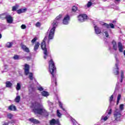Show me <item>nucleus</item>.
<instances>
[{"label": "nucleus", "mask_w": 125, "mask_h": 125, "mask_svg": "<svg viewBox=\"0 0 125 125\" xmlns=\"http://www.w3.org/2000/svg\"><path fill=\"white\" fill-rule=\"evenodd\" d=\"M32 106L34 107L33 112H34L35 114L42 115V113H43V106H42V104L38 102H35L32 103Z\"/></svg>", "instance_id": "nucleus-1"}, {"label": "nucleus", "mask_w": 125, "mask_h": 125, "mask_svg": "<svg viewBox=\"0 0 125 125\" xmlns=\"http://www.w3.org/2000/svg\"><path fill=\"white\" fill-rule=\"evenodd\" d=\"M49 69L52 78H54V75L56 74L57 68L56 66H55L54 62H53V60L52 59H51L49 61Z\"/></svg>", "instance_id": "nucleus-2"}, {"label": "nucleus", "mask_w": 125, "mask_h": 125, "mask_svg": "<svg viewBox=\"0 0 125 125\" xmlns=\"http://www.w3.org/2000/svg\"><path fill=\"white\" fill-rule=\"evenodd\" d=\"M0 18L3 20L6 19L7 22L9 24H11L13 22V18L10 15H8L6 13H3L0 15Z\"/></svg>", "instance_id": "nucleus-3"}, {"label": "nucleus", "mask_w": 125, "mask_h": 125, "mask_svg": "<svg viewBox=\"0 0 125 125\" xmlns=\"http://www.w3.org/2000/svg\"><path fill=\"white\" fill-rule=\"evenodd\" d=\"M113 116L115 121H116L117 122L121 121V118L122 117V113H121V112L119 110H118V109H116L114 110Z\"/></svg>", "instance_id": "nucleus-4"}, {"label": "nucleus", "mask_w": 125, "mask_h": 125, "mask_svg": "<svg viewBox=\"0 0 125 125\" xmlns=\"http://www.w3.org/2000/svg\"><path fill=\"white\" fill-rule=\"evenodd\" d=\"M77 18L79 22H85L86 20L88 19V16L86 14H81L77 16Z\"/></svg>", "instance_id": "nucleus-5"}, {"label": "nucleus", "mask_w": 125, "mask_h": 125, "mask_svg": "<svg viewBox=\"0 0 125 125\" xmlns=\"http://www.w3.org/2000/svg\"><path fill=\"white\" fill-rule=\"evenodd\" d=\"M62 16H63V15L60 14L59 16H58L55 20H54L53 23H52V26H54V27H56V28L58 26V23H59V20L62 18Z\"/></svg>", "instance_id": "nucleus-6"}, {"label": "nucleus", "mask_w": 125, "mask_h": 125, "mask_svg": "<svg viewBox=\"0 0 125 125\" xmlns=\"http://www.w3.org/2000/svg\"><path fill=\"white\" fill-rule=\"evenodd\" d=\"M55 29H56V27L53 26L52 28L50 30L49 36L48 39L52 40L53 37H54V33H55Z\"/></svg>", "instance_id": "nucleus-7"}, {"label": "nucleus", "mask_w": 125, "mask_h": 125, "mask_svg": "<svg viewBox=\"0 0 125 125\" xmlns=\"http://www.w3.org/2000/svg\"><path fill=\"white\" fill-rule=\"evenodd\" d=\"M23 69L24 70L25 75H26V76H28L30 73V65L27 63H25L24 64V67Z\"/></svg>", "instance_id": "nucleus-8"}, {"label": "nucleus", "mask_w": 125, "mask_h": 125, "mask_svg": "<svg viewBox=\"0 0 125 125\" xmlns=\"http://www.w3.org/2000/svg\"><path fill=\"white\" fill-rule=\"evenodd\" d=\"M69 21H70V16L66 15L62 20V23L64 25H67L69 23Z\"/></svg>", "instance_id": "nucleus-9"}, {"label": "nucleus", "mask_w": 125, "mask_h": 125, "mask_svg": "<svg viewBox=\"0 0 125 125\" xmlns=\"http://www.w3.org/2000/svg\"><path fill=\"white\" fill-rule=\"evenodd\" d=\"M21 49L23 51H25V52H27V53H29V52H30V49L29 48H28L26 45H24V44L21 43Z\"/></svg>", "instance_id": "nucleus-10"}, {"label": "nucleus", "mask_w": 125, "mask_h": 125, "mask_svg": "<svg viewBox=\"0 0 125 125\" xmlns=\"http://www.w3.org/2000/svg\"><path fill=\"white\" fill-rule=\"evenodd\" d=\"M50 125H60V122L58 120H56L55 119H53L50 121Z\"/></svg>", "instance_id": "nucleus-11"}, {"label": "nucleus", "mask_w": 125, "mask_h": 125, "mask_svg": "<svg viewBox=\"0 0 125 125\" xmlns=\"http://www.w3.org/2000/svg\"><path fill=\"white\" fill-rule=\"evenodd\" d=\"M47 40V36H45L42 42H41V48H46L45 41Z\"/></svg>", "instance_id": "nucleus-12"}, {"label": "nucleus", "mask_w": 125, "mask_h": 125, "mask_svg": "<svg viewBox=\"0 0 125 125\" xmlns=\"http://www.w3.org/2000/svg\"><path fill=\"white\" fill-rule=\"evenodd\" d=\"M29 121H30L31 123L34 124V125H39V124L41 123L39 120L34 118H30Z\"/></svg>", "instance_id": "nucleus-13"}, {"label": "nucleus", "mask_w": 125, "mask_h": 125, "mask_svg": "<svg viewBox=\"0 0 125 125\" xmlns=\"http://www.w3.org/2000/svg\"><path fill=\"white\" fill-rule=\"evenodd\" d=\"M94 29H95V32L97 35H99V34H101V29L97 26V25H95L94 26Z\"/></svg>", "instance_id": "nucleus-14"}, {"label": "nucleus", "mask_w": 125, "mask_h": 125, "mask_svg": "<svg viewBox=\"0 0 125 125\" xmlns=\"http://www.w3.org/2000/svg\"><path fill=\"white\" fill-rule=\"evenodd\" d=\"M118 48L120 52H123L124 50V46L123 45V44H122V42H118Z\"/></svg>", "instance_id": "nucleus-15"}, {"label": "nucleus", "mask_w": 125, "mask_h": 125, "mask_svg": "<svg viewBox=\"0 0 125 125\" xmlns=\"http://www.w3.org/2000/svg\"><path fill=\"white\" fill-rule=\"evenodd\" d=\"M112 44L113 45V48L114 50H115V51H117L118 49V47L117 46V42L115 40H113L112 42Z\"/></svg>", "instance_id": "nucleus-16"}, {"label": "nucleus", "mask_w": 125, "mask_h": 125, "mask_svg": "<svg viewBox=\"0 0 125 125\" xmlns=\"http://www.w3.org/2000/svg\"><path fill=\"white\" fill-rule=\"evenodd\" d=\"M26 11H27L26 8H24V9H20L17 10V12L18 14H21V13H24V12H26Z\"/></svg>", "instance_id": "nucleus-17"}, {"label": "nucleus", "mask_w": 125, "mask_h": 125, "mask_svg": "<svg viewBox=\"0 0 125 125\" xmlns=\"http://www.w3.org/2000/svg\"><path fill=\"white\" fill-rule=\"evenodd\" d=\"M41 48L44 51V52H43V53H44L43 58H44V59H46V58H47L46 56H47V55H48L47 49L46 48Z\"/></svg>", "instance_id": "nucleus-18"}, {"label": "nucleus", "mask_w": 125, "mask_h": 125, "mask_svg": "<svg viewBox=\"0 0 125 125\" xmlns=\"http://www.w3.org/2000/svg\"><path fill=\"white\" fill-rule=\"evenodd\" d=\"M41 44L39 42H36L35 43L34 46V51H36V50H38L39 49V47H40V45Z\"/></svg>", "instance_id": "nucleus-19"}, {"label": "nucleus", "mask_w": 125, "mask_h": 125, "mask_svg": "<svg viewBox=\"0 0 125 125\" xmlns=\"http://www.w3.org/2000/svg\"><path fill=\"white\" fill-rule=\"evenodd\" d=\"M8 110H10V111H16V106L13 104L10 105L9 106Z\"/></svg>", "instance_id": "nucleus-20"}, {"label": "nucleus", "mask_w": 125, "mask_h": 125, "mask_svg": "<svg viewBox=\"0 0 125 125\" xmlns=\"http://www.w3.org/2000/svg\"><path fill=\"white\" fill-rule=\"evenodd\" d=\"M12 86V83L9 81L6 82V87H11Z\"/></svg>", "instance_id": "nucleus-21"}, {"label": "nucleus", "mask_w": 125, "mask_h": 125, "mask_svg": "<svg viewBox=\"0 0 125 125\" xmlns=\"http://www.w3.org/2000/svg\"><path fill=\"white\" fill-rule=\"evenodd\" d=\"M12 42H8L6 44V47H7L8 48H10L11 47H12Z\"/></svg>", "instance_id": "nucleus-22"}, {"label": "nucleus", "mask_w": 125, "mask_h": 125, "mask_svg": "<svg viewBox=\"0 0 125 125\" xmlns=\"http://www.w3.org/2000/svg\"><path fill=\"white\" fill-rule=\"evenodd\" d=\"M21 99V97H20V96H17L15 99V101L17 103H19V102H20Z\"/></svg>", "instance_id": "nucleus-23"}, {"label": "nucleus", "mask_w": 125, "mask_h": 125, "mask_svg": "<svg viewBox=\"0 0 125 125\" xmlns=\"http://www.w3.org/2000/svg\"><path fill=\"white\" fill-rule=\"evenodd\" d=\"M42 95L43 96H48V95H49V94H48V92H47V91H43L42 92Z\"/></svg>", "instance_id": "nucleus-24"}, {"label": "nucleus", "mask_w": 125, "mask_h": 125, "mask_svg": "<svg viewBox=\"0 0 125 125\" xmlns=\"http://www.w3.org/2000/svg\"><path fill=\"white\" fill-rule=\"evenodd\" d=\"M77 10H78V7L76 6L75 5L73 6L72 8V12H76Z\"/></svg>", "instance_id": "nucleus-25"}, {"label": "nucleus", "mask_w": 125, "mask_h": 125, "mask_svg": "<svg viewBox=\"0 0 125 125\" xmlns=\"http://www.w3.org/2000/svg\"><path fill=\"white\" fill-rule=\"evenodd\" d=\"M18 7H19V5H16L15 6H13L12 9V11H16Z\"/></svg>", "instance_id": "nucleus-26"}, {"label": "nucleus", "mask_w": 125, "mask_h": 125, "mask_svg": "<svg viewBox=\"0 0 125 125\" xmlns=\"http://www.w3.org/2000/svg\"><path fill=\"white\" fill-rule=\"evenodd\" d=\"M16 89L17 90H20L21 89V84L20 83H17Z\"/></svg>", "instance_id": "nucleus-27"}, {"label": "nucleus", "mask_w": 125, "mask_h": 125, "mask_svg": "<svg viewBox=\"0 0 125 125\" xmlns=\"http://www.w3.org/2000/svg\"><path fill=\"white\" fill-rule=\"evenodd\" d=\"M103 26H104V27H106L107 29H109L110 28V25L109 24L106 23L105 22H103L102 24Z\"/></svg>", "instance_id": "nucleus-28"}, {"label": "nucleus", "mask_w": 125, "mask_h": 125, "mask_svg": "<svg viewBox=\"0 0 125 125\" xmlns=\"http://www.w3.org/2000/svg\"><path fill=\"white\" fill-rule=\"evenodd\" d=\"M121 97H122V95L121 94H119L117 97V105L119 104V103L120 102V100H121Z\"/></svg>", "instance_id": "nucleus-29"}, {"label": "nucleus", "mask_w": 125, "mask_h": 125, "mask_svg": "<svg viewBox=\"0 0 125 125\" xmlns=\"http://www.w3.org/2000/svg\"><path fill=\"white\" fill-rule=\"evenodd\" d=\"M13 58L14 60H19V56L18 55H15Z\"/></svg>", "instance_id": "nucleus-30"}, {"label": "nucleus", "mask_w": 125, "mask_h": 125, "mask_svg": "<svg viewBox=\"0 0 125 125\" xmlns=\"http://www.w3.org/2000/svg\"><path fill=\"white\" fill-rule=\"evenodd\" d=\"M29 78L30 79V81H33V73H30V74L28 76Z\"/></svg>", "instance_id": "nucleus-31"}, {"label": "nucleus", "mask_w": 125, "mask_h": 125, "mask_svg": "<svg viewBox=\"0 0 125 125\" xmlns=\"http://www.w3.org/2000/svg\"><path fill=\"white\" fill-rule=\"evenodd\" d=\"M13 117V115H12L11 113H9L7 115V118L10 120H11V119H12Z\"/></svg>", "instance_id": "nucleus-32"}, {"label": "nucleus", "mask_w": 125, "mask_h": 125, "mask_svg": "<svg viewBox=\"0 0 125 125\" xmlns=\"http://www.w3.org/2000/svg\"><path fill=\"white\" fill-rule=\"evenodd\" d=\"M92 5V1H88V3H87V7H90Z\"/></svg>", "instance_id": "nucleus-33"}, {"label": "nucleus", "mask_w": 125, "mask_h": 125, "mask_svg": "<svg viewBox=\"0 0 125 125\" xmlns=\"http://www.w3.org/2000/svg\"><path fill=\"white\" fill-rule=\"evenodd\" d=\"M41 25H42V24H41V22H37L35 24L36 27H41Z\"/></svg>", "instance_id": "nucleus-34"}, {"label": "nucleus", "mask_w": 125, "mask_h": 125, "mask_svg": "<svg viewBox=\"0 0 125 125\" xmlns=\"http://www.w3.org/2000/svg\"><path fill=\"white\" fill-rule=\"evenodd\" d=\"M111 28V29H115V25H114V24L112 23H109V27Z\"/></svg>", "instance_id": "nucleus-35"}, {"label": "nucleus", "mask_w": 125, "mask_h": 125, "mask_svg": "<svg viewBox=\"0 0 125 125\" xmlns=\"http://www.w3.org/2000/svg\"><path fill=\"white\" fill-rule=\"evenodd\" d=\"M37 40H38V39L37 38V37H35L32 41H31V42L32 43H35V42H36L37 41Z\"/></svg>", "instance_id": "nucleus-36"}, {"label": "nucleus", "mask_w": 125, "mask_h": 125, "mask_svg": "<svg viewBox=\"0 0 125 125\" xmlns=\"http://www.w3.org/2000/svg\"><path fill=\"white\" fill-rule=\"evenodd\" d=\"M121 79H124L125 78V74H124V71L121 70Z\"/></svg>", "instance_id": "nucleus-37"}, {"label": "nucleus", "mask_w": 125, "mask_h": 125, "mask_svg": "<svg viewBox=\"0 0 125 125\" xmlns=\"http://www.w3.org/2000/svg\"><path fill=\"white\" fill-rule=\"evenodd\" d=\"M114 75L115 76H117L119 74V69H117L115 72H114Z\"/></svg>", "instance_id": "nucleus-38"}, {"label": "nucleus", "mask_w": 125, "mask_h": 125, "mask_svg": "<svg viewBox=\"0 0 125 125\" xmlns=\"http://www.w3.org/2000/svg\"><path fill=\"white\" fill-rule=\"evenodd\" d=\"M113 99H114V96L112 95L109 98V102L111 103L112 101H113Z\"/></svg>", "instance_id": "nucleus-39"}, {"label": "nucleus", "mask_w": 125, "mask_h": 125, "mask_svg": "<svg viewBox=\"0 0 125 125\" xmlns=\"http://www.w3.org/2000/svg\"><path fill=\"white\" fill-rule=\"evenodd\" d=\"M57 114L58 117H59V118L61 117V113H60V112H59V110H57Z\"/></svg>", "instance_id": "nucleus-40"}, {"label": "nucleus", "mask_w": 125, "mask_h": 125, "mask_svg": "<svg viewBox=\"0 0 125 125\" xmlns=\"http://www.w3.org/2000/svg\"><path fill=\"white\" fill-rule=\"evenodd\" d=\"M104 33L106 38H109V33H108V31H105Z\"/></svg>", "instance_id": "nucleus-41"}, {"label": "nucleus", "mask_w": 125, "mask_h": 125, "mask_svg": "<svg viewBox=\"0 0 125 125\" xmlns=\"http://www.w3.org/2000/svg\"><path fill=\"white\" fill-rule=\"evenodd\" d=\"M120 110H124V104H120Z\"/></svg>", "instance_id": "nucleus-42"}, {"label": "nucleus", "mask_w": 125, "mask_h": 125, "mask_svg": "<svg viewBox=\"0 0 125 125\" xmlns=\"http://www.w3.org/2000/svg\"><path fill=\"white\" fill-rule=\"evenodd\" d=\"M108 119H109V117L105 116L103 118V121H104V122H106V121H107V120H108Z\"/></svg>", "instance_id": "nucleus-43"}, {"label": "nucleus", "mask_w": 125, "mask_h": 125, "mask_svg": "<svg viewBox=\"0 0 125 125\" xmlns=\"http://www.w3.org/2000/svg\"><path fill=\"white\" fill-rule=\"evenodd\" d=\"M21 28L22 29H26V25H25V24H22L21 25Z\"/></svg>", "instance_id": "nucleus-44"}, {"label": "nucleus", "mask_w": 125, "mask_h": 125, "mask_svg": "<svg viewBox=\"0 0 125 125\" xmlns=\"http://www.w3.org/2000/svg\"><path fill=\"white\" fill-rule=\"evenodd\" d=\"M38 90L40 91H42V90H43V88H42V87H40L38 88Z\"/></svg>", "instance_id": "nucleus-45"}, {"label": "nucleus", "mask_w": 125, "mask_h": 125, "mask_svg": "<svg viewBox=\"0 0 125 125\" xmlns=\"http://www.w3.org/2000/svg\"><path fill=\"white\" fill-rule=\"evenodd\" d=\"M115 67H116L117 70H119V63H116L115 64Z\"/></svg>", "instance_id": "nucleus-46"}, {"label": "nucleus", "mask_w": 125, "mask_h": 125, "mask_svg": "<svg viewBox=\"0 0 125 125\" xmlns=\"http://www.w3.org/2000/svg\"><path fill=\"white\" fill-rule=\"evenodd\" d=\"M112 114V108H110L109 112H108V115H111Z\"/></svg>", "instance_id": "nucleus-47"}, {"label": "nucleus", "mask_w": 125, "mask_h": 125, "mask_svg": "<svg viewBox=\"0 0 125 125\" xmlns=\"http://www.w3.org/2000/svg\"><path fill=\"white\" fill-rule=\"evenodd\" d=\"M10 124V122H8V123H4L3 125H9Z\"/></svg>", "instance_id": "nucleus-48"}, {"label": "nucleus", "mask_w": 125, "mask_h": 125, "mask_svg": "<svg viewBox=\"0 0 125 125\" xmlns=\"http://www.w3.org/2000/svg\"><path fill=\"white\" fill-rule=\"evenodd\" d=\"M15 122L14 121V120H12V121L10 122V124H14Z\"/></svg>", "instance_id": "nucleus-49"}, {"label": "nucleus", "mask_w": 125, "mask_h": 125, "mask_svg": "<svg viewBox=\"0 0 125 125\" xmlns=\"http://www.w3.org/2000/svg\"><path fill=\"white\" fill-rule=\"evenodd\" d=\"M116 59V62H119L120 61L119 60V59H118V58H116V59Z\"/></svg>", "instance_id": "nucleus-50"}, {"label": "nucleus", "mask_w": 125, "mask_h": 125, "mask_svg": "<svg viewBox=\"0 0 125 125\" xmlns=\"http://www.w3.org/2000/svg\"><path fill=\"white\" fill-rule=\"evenodd\" d=\"M61 108H62L63 111H65V109L63 108V106L62 105H61Z\"/></svg>", "instance_id": "nucleus-51"}, {"label": "nucleus", "mask_w": 125, "mask_h": 125, "mask_svg": "<svg viewBox=\"0 0 125 125\" xmlns=\"http://www.w3.org/2000/svg\"><path fill=\"white\" fill-rule=\"evenodd\" d=\"M115 59L118 58V56L117 55H115Z\"/></svg>", "instance_id": "nucleus-52"}, {"label": "nucleus", "mask_w": 125, "mask_h": 125, "mask_svg": "<svg viewBox=\"0 0 125 125\" xmlns=\"http://www.w3.org/2000/svg\"><path fill=\"white\" fill-rule=\"evenodd\" d=\"M123 80H124V79L121 78V81H120V82H121V83H123Z\"/></svg>", "instance_id": "nucleus-53"}, {"label": "nucleus", "mask_w": 125, "mask_h": 125, "mask_svg": "<svg viewBox=\"0 0 125 125\" xmlns=\"http://www.w3.org/2000/svg\"><path fill=\"white\" fill-rule=\"evenodd\" d=\"M2 36L1 35V34L0 33V39H1Z\"/></svg>", "instance_id": "nucleus-54"}, {"label": "nucleus", "mask_w": 125, "mask_h": 125, "mask_svg": "<svg viewBox=\"0 0 125 125\" xmlns=\"http://www.w3.org/2000/svg\"><path fill=\"white\" fill-rule=\"evenodd\" d=\"M115 0V1L119 2V1H120V0Z\"/></svg>", "instance_id": "nucleus-55"}, {"label": "nucleus", "mask_w": 125, "mask_h": 125, "mask_svg": "<svg viewBox=\"0 0 125 125\" xmlns=\"http://www.w3.org/2000/svg\"><path fill=\"white\" fill-rule=\"evenodd\" d=\"M48 43H49V41H48Z\"/></svg>", "instance_id": "nucleus-56"}, {"label": "nucleus", "mask_w": 125, "mask_h": 125, "mask_svg": "<svg viewBox=\"0 0 125 125\" xmlns=\"http://www.w3.org/2000/svg\"><path fill=\"white\" fill-rule=\"evenodd\" d=\"M55 83H56H56H57V82H55Z\"/></svg>", "instance_id": "nucleus-57"}]
</instances>
